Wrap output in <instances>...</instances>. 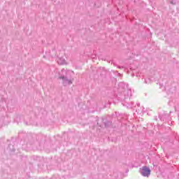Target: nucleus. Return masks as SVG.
Wrapping results in <instances>:
<instances>
[{"label":"nucleus","mask_w":179,"mask_h":179,"mask_svg":"<svg viewBox=\"0 0 179 179\" xmlns=\"http://www.w3.org/2000/svg\"><path fill=\"white\" fill-rule=\"evenodd\" d=\"M55 78L62 79L63 86H71L73 83V78H72V71L66 69H62L58 71L57 69L55 71Z\"/></svg>","instance_id":"obj_1"},{"label":"nucleus","mask_w":179,"mask_h":179,"mask_svg":"<svg viewBox=\"0 0 179 179\" xmlns=\"http://www.w3.org/2000/svg\"><path fill=\"white\" fill-rule=\"evenodd\" d=\"M141 174L143 176V177H148V176H150V169L148 166H143L141 169Z\"/></svg>","instance_id":"obj_2"},{"label":"nucleus","mask_w":179,"mask_h":179,"mask_svg":"<svg viewBox=\"0 0 179 179\" xmlns=\"http://www.w3.org/2000/svg\"><path fill=\"white\" fill-rule=\"evenodd\" d=\"M57 64L59 65H67L68 62H66V60L64 57H59L57 59Z\"/></svg>","instance_id":"obj_3"},{"label":"nucleus","mask_w":179,"mask_h":179,"mask_svg":"<svg viewBox=\"0 0 179 179\" xmlns=\"http://www.w3.org/2000/svg\"><path fill=\"white\" fill-rule=\"evenodd\" d=\"M168 2H169V3H171V5H176V3H177V1L176 0H167Z\"/></svg>","instance_id":"obj_4"}]
</instances>
